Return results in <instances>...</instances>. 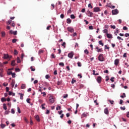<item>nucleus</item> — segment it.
Returning a JSON list of instances; mask_svg holds the SVG:
<instances>
[{
	"label": "nucleus",
	"mask_w": 129,
	"mask_h": 129,
	"mask_svg": "<svg viewBox=\"0 0 129 129\" xmlns=\"http://www.w3.org/2000/svg\"><path fill=\"white\" fill-rule=\"evenodd\" d=\"M48 96H49L48 97V101L49 103H54V102H55V99L54 98V97L51 94H49Z\"/></svg>",
	"instance_id": "1"
},
{
	"label": "nucleus",
	"mask_w": 129,
	"mask_h": 129,
	"mask_svg": "<svg viewBox=\"0 0 129 129\" xmlns=\"http://www.w3.org/2000/svg\"><path fill=\"white\" fill-rule=\"evenodd\" d=\"M98 59L99 61H100L101 62H103L104 61V57H103V54L101 53L98 56Z\"/></svg>",
	"instance_id": "2"
},
{
	"label": "nucleus",
	"mask_w": 129,
	"mask_h": 129,
	"mask_svg": "<svg viewBox=\"0 0 129 129\" xmlns=\"http://www.w3.org/2000/svg\"><path fill=\"white\" fill-rule=\"evenodd\" d=\"M102 80V78L100 76H98L96 79L97 82L100 84L101 83V81Z\"/></svg>",
	"instance_id": "3"
},
{
	"label": "nucleus",
	"mask_w": 129,
	"mask_h": 129,
	"mask_svg": "<svg viewBox=\"0 0 129 129\" xmlns=\"http://www.w3.org/2000/svg\"><path fill=\"white\" fill-rule=\"evenodd\" d=\"M112 14L113 15H117L118 14V10L117 9H115L112 11Z\"/></svg>",
	"instance_id": "4"
},
{
	"label": "nucleus",
	"mask_w": 129,
	"mask_h": 129,
	"mask_svg": "<svg viewBox=\"0 0 129 129\" xmlns=\"http://www.w3.org/2000/svg\"><path fill=\"white\" fill-rule=\"evenodd\" d=\"M67 30L69 32H70V33H73V32H74V29L71 27H68Z\"/></svg>",
	"instance_id": "5"
},
{
	"label": "nucleus",
	"mask_w": 129,
	"mask_h": 129,
	"mask_svg": "<svg viewBox=\"0 0 129 129\" xmlns=\"http://www.w3.org/2000/svg\"><path fill=\"white\" fill-rule=\"evenodd\" d=\"M87 15H88V17H92L93 15V13L90 11H87Z\"/></svg>",
	"instance_id": "6"
},
{
	"label": "nucleus",
	"mask_w": 129,
	"mask_h": 129,
	"mask_svg": "<svg viewBox=\"0 0 129 129\" xmlns=\"http://www.w3.org/2000/svg\"><path fill=\"white\" fill-rule=\"evenodd\" d=\"M94 10V12H95V13H97L98 12H100V8H99V7H95L93 9Z\"/></svg>",
	"instance_id": "7"
},
{
	"label": "nucleus",
	"mask_w": 129,
	"mask_h": 129,
	"mask_svg": "<svg viewBox=\"0 0 129 129\" xmlns=\"http://www.w3.org/2000/svg\"><path fill=\"white\" fill-rule=\"evenodd\" d=\"M4 59H10V58H12V56H10L9 54H4Z\"/></svg>",
	"instance_id": "8"
},
{
	"label": "nucleus",
	"mask_w": 129,
	"mask_h": 129,
	"mask_svg": "<svg viewBox=\"0 0 129 129\" xmlns=\"http://www.w3.org/2000/svg\"><path fill=\"white\" fill-rule=\"evenodd\" d=\"M119 63V59H115L114 65H115V66H117L118 65Z\"/></svg>",
	"instance_id": "9"
},
{
	"label": "nucleus",
	"mask_w": 129,
	"mask_h": 129,
	"mask_svg": "<svg viewBox=\"0 0 129 129\" xmlns=\"http://www.w3.org/2000/svg\"><path fill=\"white\" fill-rule=\"evenodd\" d=\"M96 49L97 52H100V53H101L103 51L102 49H101V48H99V47H96Z\"/></svg>",
	"instance_id": "10"
},
{
	"label": "nucleus",
	"mask_w": 129,
	"mask_h": 129,
	"mask_svg": "<svg viewBox=\"0 0 129 129\" xmlns=\"http://www.w3.org/2000/svg\"><path fill=\"white\" fill-rule=\"evenodd\" d=\"M104 112L105 114H108V113H109V112L108 111V108H105L104 110Z\"/></svg>",
	"instance_id": "11"
},
{
	"label": "nucleus",
	"mask_w": 129,
	"mask_h": 129,
	"mask_svg": "<svg viewBox=\"0 0 129 129\" xmlns=\"http://www.w3.org/2000/svg\"><path fill=\"white\" fill-rule=\"evenodd\" d=\"M35 118L37 120V121H40V117H39V115H35Z\"/></svg>",
	"instance_id": "12"
},
{
	"label": "nucleus",
	"mask_w": 129,
	"mask_h": 129,
	"mask_svg": "<svg viewBox=\"0 0 129 129\" xmlns=\"http://www.w3.org/2000/svg\"><path fill=\"white\" fill-rule=\"evenodd\" d=\"M68 56L69 58H73V53L72 52L69 53Z\"/></svg>",
	"instance_id": "13"
},
{
	"label": "nucleus",
	"mask_w": 129,
	"mask_h": 129,
	"mask_svg": "<svg viewBox=\"0 0 129 129\" xmlns=\"http://www.w3.org/2000/svg\"><path fill=\"white\" fill-rule=\"evenodd\" d=\"M106 35H107V38H108L109 39H112V35L108 33H107Z\"/></svg>",
	"instance_id": "14"
},
{
	"label": "nucleus",
	"mask_w": 129,
	"mask_h": 129,
	"mask_svg": "<svg viewBox=\"0 0 129 129\" xmlns=\"http://www.w3.org/2000/svg\"><path fill=\"white\" fill-rule=\"evenodd\" d=\"M72 22V21L71 20V19H70V18H68L67 19V24H71Z\"/></svg>",
	"instance_id": "15"
},
{
	"label": "nucleus",
	"mask_w": 129,
	"mask_h": 129,
	"mask_svg": "<svg viewBox=\"0 0 129 129\" xmlns=\"http://www.w3.org/2000/svg\"><path fill=\"white\" fill-rule=\"evenodd\" d=\"M9 95H12L13 96H15V95H16V94H15V93H13L12 92L9 91Z\"/></svg>",
	"instance_id": "16"
},
{
	"label": "nucleus",
	"mask_w": 129,
	"mask_h": 129,
	"mask_svg": "<svg viewBox=\"0 0 129 129\" xmlns=\"http://www.w3.org/2000/svg\"><path fill=\"white\" fill-rule=\"evenodd\" d=\"M11 66H16V60H12V61Z\"/></svg>",
	"instance_id": "17"
},
{
	"label": "nucleus",
	"mask_w": 129,
	"mask_h": 129,
	"mask_svg": "<svg viewBox=\"0 0 129 129\" xmlns=\"http://www.w3.org/2000/svg\"><path fill=\"white\" fill-rule=\"evenodd\" d=\"M3 108L5 109V110H7V109H8V108L7 107V104L5 103L3 104Z\"/></svg>",
	"instance_id": "18"
},
{
	"label": "nucleus",
	"mask_w": 129,
	"mask_h": 129,
	"mask_svg": "<svg viewBox=\"0 0 129 129\" xmlns=\"http://www.w3.org/2000/svg\"><path fill=\"white\" fill-rule=\"evenodd\" d=\"M21 89H25V88H26V85L23 84L21 85Z\"/></svg>",
	"instance_id": "19"
},
{
	"label": "nucleus",
	"mask_w": 129,
	"mask_h": 129,
	"mask_svg": "<svg viewBox=\"0 0 129 129\" xmlns=\"http://www.w3.org/2000/svg\"><path fill=\"white\" fill-rule=\"evenodd\" d=\"M45 105H46V104H45V103L42 104L41 105V108L42 109H46V107H44V106H45Z\"/></svg>",
	"instance_id": "20"
},
{
	"label": "nucleus",
	"mask_w": 129,
	"mask_h": 129,
	"mask_svg": "<svg viewBox=\"0 0 129 129\" xmlns=\"http://www.w3.org/2000/svg\"><path fill=\"white\" fill-rule=\"evenodd\" d=\"M1 101L2 102H5V101H7V99H6V98L3 97L1 98Z\"/></svg>",
	"instance_id": "21"
},
{
	"label": "nucleus",
	"mask_w": 129,
	"mask_h": 129,
	"mask_svg": "<svg viewBox=\"0 0 129 129\" xmlns=\"http://www.w3.org/2000/svg\"><path fill=\"white\" fill-rule=\"evenodd\" d=\"M12 87L15 86V80H13L11 83Z\"/></svg>",
	"instance_id": "22"
},
{
	"label": "nucleus",
	"mask_w": 129,
	"mask_h": 129,
	"mask_svg": "<svg viewBox=\"0 0 129 129\" xmlns=\"http://www.w3.org/2000/svg\"><path fill=\"white\" fill-rule=\"evenodd\" d=\"M18 52L17 49H15L14 51V54L16 55H18Z\"/></svg>",
	"instance_id": "23"
},
{
	"label": "nucleus",
	"mask_w": 129,
	"mask_h": 129,
	"mask_svg": "<svg viewBox=\"0 0 129 129\" xmlns=\"http://www.w3.org/2000/svg\"><path fill=\"white\" fill-rule=\"evenodd\" d=\"M2 37H5L6 36V32L4 31L2 32L1 33Z\"/></svg>",
	"instance_id": "24"
},
{
	"label": "nucleus",
	"mask_w": 129,
	"mask_h": 129,
	"mask_svg": "<svg viewBox=\"0 0 129 129\" xmlns=\"http://www.w3.org/2000/svg\"><path fill=\"white\" fill-rule=\"evenodd\" d=\"M103 33H105V34H106V35L107 34H108V31L107 30V29H104L103 31Z\"/></svg>",
	"instance_id": "25"
},
{
	"label": "nucleus",
	"mask_w": 129,
	"mask_h": 129,
	"mask_svg": "<svg viewBox=\"0 0 129 129\" xmlns=\"http://www.w3.org/2000/svg\"><path fill=\"white\" fill-rule=\"evenodd\" d=\"M12 20H9L7 22V25H11V23H12Z\"/></svg>",
	"instance_id": "26"
},
{
	"label": "nucleus",
	"mask_w": 129,
	"mask_h": 129,
	"mask_svg": "<svg viewBox=\"0 0 129 129\" xmlns=\"http://www.w3.org/2000/svg\"><path fill=\"white\" fill-rule=\"evenodd\" d=\"M99 45H101V46H104L103 43H102V40H100L99 41Z\"/></svg>",
	"instance_id": "27"
},
{
	"label": "nucleus",
	"mask_w": 129,
	"mask_h": 129,
	"mask_svg": "<svg viewBox=\"0 0 129 129\" xmlns=\"http://www.w3.org/2000/svg\"><path fill=\"white\" fill-rule=\"evenodd\" d=\"M109 8H111V9H114V8H115V6H112V5L110 4V5L109 6Z\"/></svg>",
	"instance_id": "28"
},
{
	"label": "nucleus",
	"mask_w": 129,
	"mask_h": 129,
	"mask_svg": "<svg viewBox=\"0 0 129 129\" xmlns=\"http://www.w3.org/2000/svg\"><path fill=\"white\" fill-rule=\"evenodd\" d=\"M117 39L118 40H121V41H123V38L120 37V36H117Z\"/></svg>",
	"instance_id": "29"
},
{
	"label": "nucleus",
	"mask_w": 129,
	"mask_h": 129,
	"mask_svg": "<svg viewBox=\"0 0 129 129\" xmlns=\"http://www.w3.org/2000/svg\"><path fill=\"white\" fill-rule=\"evenodd\" d=\"M11 75L13 78H15L16 77V73H12Z\"/></svg>",
	"instance_id": "30"
},
{
	"label": "nucleus",
	"mask_w": 129,
	"mask_h": 129,
	"mask_svg": "<svg viewBox=\"0 0 129 129\" xmlns=\"http://www.w3.org/2000/svg\"><path fill=\"white\" fill-rule=\"evenodd\" d=\"M84 53H85V54H87V55H88V54H89V51H88L87 49H85L84 50Z\"/></svg>",
	"instance_id": "31"
},
{
	"label": "nucleus",
	"mask_w": 129,
	"mask_h": 129,
	"mask_svg": "<svg viewBox=\"0 0 129 129\" xmlns=\"http://www.w3.org/2000/svg\"><path fill=\"white\" fill-rule=\"evenodd\" d=\"M17 63H21V59H20V57H17Z\"/></svg>",
	"instance_id": "32"
},
{
	"label": "nucleus",
	"mask_w": 129,
	"mask_h": 129,
	"mask_svg": "<svg viewBox=\"0 0 129 129\" xmlns=\"http://www.w3.org/2000/svg\"><path fill=\"white\" fill-rule=\"evenodd\" d=\"M62 84V81H58L57 83V85H61Z\"/></svg>",
	"instance_id": "33"
},
{
	"label": "nucleus",
	"mask_w": 129,
	"mask_h": 129,
	"mask_svg": "<svg viewBox=\"0 0 129 129\" xmlns=\"http://www.w3.org/2000/svg\"><path fill=\"white\" fill-rule=\"evenodd\" d=\"M71 19H75V16L74 15H73V14H72L71 15Z\"/></svg>",
	"instance_id": "34"
},
{
	"label": "nucleus",
	"mask_w": 129,
	"mask_h": 129,
	"mask_svg": "<svg viewBox=\"0 0 129 129\" xmlns=\"http://www.w3.org/2000/svg\"><path fill=\"white\" fill-rule=\"evenodd\" d=\"M19 94L20 95V99L23 100V97L24 96V94L19 93Z\"/></svg>",
	"instance_id": "35"
},
{
	"label": "nucleus",
	"mask_w": 129,
	"mask_h": 129,
	"mask_svg": "<svg viewBox=\"0 0 129 129\" xmlns=\"http://www.w3.org/2000/svg\"><path fill=\"white\" fill-rule=\"evenodd\" d=\"M105 50H109V47L107 46V45H105L104 47Z\"/></svg>",
	"instance_id": "36"
},
{
	"label": "nucleus",
	"mask_w": 129,
	"mask_h": 129,
	"mask_svg": "<svg viewBox=\"0 0 129 129\" xmlns=\"http://www.w3.org/2000/svg\"><path fill=\"white\" fill-rule=\"evenodd\" d=\"M24 119L25 121H26V122L27 123H28L29 120H28V119H27V118H26V117H25L24 118Z\"/></svg>",
	"instance_id": "37"
},
{
	"label": "nucleus",
	"mask_w": 129,
	"mask_h": 129,
	"mask_svg": "<svg viewBox=\"0 0 129 129\" xmlns=\"http://www.w3.org/2000/svg\"><path fill=\"white\" fill-rule=\"evenodd\" d=\"M108 101H109V102H110V103L111 104H112V105L113 104V103H114V101L113 100H109Z\"/></svg>",
	"instance_id": "38"
},
{
	"label": "nucleus",
	"mask_w": 129,
	"mask_h": 129,
	"mask_svg": "<svg viewBox=\"0 0 129 129\" xmlns=\"http://www.w3.org/2000/svg\"><path fill=\"white\" fill-rule=\"evenodd\" d=\"M77 64H78V66L79 67H81V66H82V64H81V62H78V63H77Z\"/></svg>",
	"instance_id": "39"
},
{
	"label": "nucleus",
	"mask_w": 129,
	"mask_h": 129,
	"mask_svg": "<svg viewBox=\"0 0 129 129\" xmlns=\"http://www.w3.org/2000/svg\"><path fill=\"white\" fill-rule=\"evenodd\" d=\"M66 45V42H64L61 44V46H62V47H63L64 48H66V46H65Z\"/></svg>",
	"instance_id": "40"
},
{
	"label": "nucleus",
	"mask_w": 129,
	"mask_h": 129,
	"mask_svg": "<svg viewBox=\"0 0 129 129\" xmlns=\"http://www.w3.org/2000/svg\"><path fill=\"white\" fill-rule=\"evenodd\" d=\"M59 66H62V67H64V63L63 62H59Z\"/></svg>",
	"instance_id": "41"
},
{
	"label": "nucleus",
	"mask_w": 129,
	"mask_h": 129,
	"mask_svg": "<svg viewBox=\"0 0 129 129\" xmlns=\"http://www.w3.org/2000/svg\"><path fill=\"white\" fill-rule=\"evenodd\" d=\"M120 109L121 110H125V107L123 106V107H120Z\"/></svg>",
	"instance_id": "42"
},
{
	"label": "nucleus",
	"mask_w": 129,
	"mask_h": 129,
	"mask_svg": "<svg viewBox=\"0 0 129 129\" xmlns=\"http://www.w3.org/2000/svg\"><path fill=\"white\" fill-rule=\"evenodd\" d=\"M30 100H31V99L28 98L27 99L26 101L28 103H31V102H30Z\"/></svg>",
	"instance_id": "43"
},
{
	"label": "nucleus",
	"mask_w": 129,
	"mask_h": 129,
	"mask_svg": "<svg viewBox=\"0 0 129 129\" xmlns=\"http://www.w3.org/2000/svg\"><path fill=\"white\" fill-rule=\"evenodd\" d=\"M1 125L2 128H4V127H6V124H1Z\"/></svg>",
	"instance_id": "44"
},
{
	"label": "nucleus",
	"mask_w": 129,
	"mask_h": 129,
	"mask_svg": "<svg viewBox=\"0 0 129 129\" xmlns=\"http://www.w3.org/2000/svg\"><path fill=\"white\" fill-rule=\"evenodd\" d=\"M17 110H18V112H19V113H21V109H20V107H17Z\"/></svg>",
	"instance_id": "45"
},
{
	"label": "nucleus",
	"mask_w": 129,
	"mask_h": 129,
	"mask_svg": "<svg viewBox=\"0 0 129 129\" xmlns=\"http://www.w3.org/2000/svg\"><path fill=\"white\" fill-rule=\"evenodd\" d=\"M45 78L46 79H49V78H50V76H49V75H46L45 76Z\"/></svg>",
	"instance_id": "46"
},
{
	"label": "nucleus",
	"mask_w": 129,
	"mask_h": 129,
	"mask_svg": "<svg viewBox=\"0 0 129 129\" xmlns=\"http://www.w3.org/2000/svg\"><path fill=\"white\" fill-rule=\"evenodd\" d=\"M88 8H90V9H92L93 7H92V6H91V4H88Z\"/></svg>",
	"instance_id": "47"
},
{
	"label": "nucleus",
	"mask_w": 129,
	"mask_h": 129,
	"mask_svg": "<svg viewBox=\"0 0 129 129\" xmlns=\"http://www.w3.org/2000/svg\"><path fill=\"white\" fill-rule=\"evenodd\" d=\"M127 54V53H126V52H125V53H124V54H123V57H124V58H126V54Z\"/></svg>",
	"instance_id": "48"
},
{
	"label": "nucleus",
	"mask_w": 129,
	"mask_h": 129,
	"mask_svg": "<svg viewBox=\"0 0 129 129\" xmlns=\"http://www.w3.org/2000/svg\"><path fill=\"white\" fill-rule=\"evenodd\" d=\"M50 28H51V26L50 25H49L48 26H47V27H46V30H50Z\"/></svg>",
	"instance_id": "49"
},
{
	"label": "nucleus",
	"mask_w": 129,
	"mask_h": 129,
	"mask_svg": "<svg viewBox=\"0 0 129 129\" xmlns=\"http://www.w3.org/2000/svg\"><path fill=\"white\" fill-rule=\"evenodd\" d=\"M17 34H18V31H14L13 35H14V36H16V35H17Z\"/></svg>",
	"instance_id": "50"
},
{
	"label": "nucleus",
	"mask_w": 129,
	"mask_h": 129,
	"mask_svg": "<svg viewBox=\"0 0 129 129\" xmlns=\"http://www.w3.org/2000/svg\"><path fill=\"white\" fill-rule=\"evenodd\" d=\"M89 30H93V26H89Z\"/></svg>",
	"instance_id": "51"
},
{
	"label": "nucleus",
	"mask_w": 129,
	"mask_h": 129,
	"mask_svg": "<svg viewBox=\"0 0 129 129\" xmlns=\"http://www.w3.org/2000/svg\"><path fill=\"white\" fill-rule=\"evenodd\" d=\"M17 42V39H14L12 40V43H16Z\"/></svg>",
	"instance_id": "52"
},
{
	"label": "nucleus",
	"mask_w": 129,
	"mask_h": 129,
	"mask_svg": "<svg viewBox=\"0 0 129 129\" xmlns=\"http://www.w3.org/2000/svg\"><path fill=\"white\" fill-rule=\"evenodd\" d=\"M72 11H71V8L69 9V10L68 11V14H71Z\"/></svg>",
	"instance_id": "53"
},
{
	"label": "nucleus",
	"mask_w": 129,
	"mask_h": 129,
	"mask_svg": "<svg viewBox=\"0 0 129 129\" xmlns=\"http://www.w3.org/2000/svg\"><path fill=\"white\" fill-rule=\"evenodd\" d=\"M30 69L31 71H35L36 70V69L33 68V67H31Z\"/></svg>",
	"instance_id": "54"
},
{
	"label": "nucleus",
	"mask_w": 129,
	"mask_h": 129,
	"mask_svg": "<svg viewBox=\"0 0 129 129\" xmlns=\"http://www.w3.org/2000/svg\"><path fill=\"white\" fill-rule=\"evenodd\" d=\"M11 26L13 27V28H15V24L14 21L13 22L12 24H11Z\"/></svg>",
	"instance_id": "55"
},
{
	"label": "nucleus",
	"mask_w": 129,
	"mask_h": 129,
	"mask_svg": "<svg viewBox=\"0 0 129 129\" xmlns=\"http://www.w3.org/2000/svg\"><path fill=\"white\" fill-rule=\"evenodd\" d=\"M50 113V110L47 109L46 112V114H49Z\"/></svg>",
	"instance_id": "56"
},
{
	"label": "nucleus",
	"mask_w": 129,
	"mask_h": 129,
	"mask_svg": "<svg viewBox=\"0 0 129 129\" xmlns=\"http://www.w3.org/2000/svg\"><path fill=\"white\" fill-rule=\"evenodd\" d=\"M11 113H13V114H14L15 113V110L14 109H11Z\"/></svg>",
	"instance_id": "57"
},
{
	"label": "nucleus",
	"mask_w": 129,
	"mask_h": 129,
	"mask_svg": "<svg viewBox=\"0 0 129 129\" xmlns=\"http://www.w3.org/2000/svg\"><path fill=\"white\" fill-rule=\"evenodd\" d=\"M56 56H55V55L53 53L51 54V58H55Z\"/></svg>",
	"instance_id": "58"
},
{
	"label": "nucleus",
	"mask_w": 129,
	"mask_h": 129,
	"mask_svg": "<svg viewBox=\"0 0 129 129\" xmlns=\"http://www.w3.org/2000/svg\"><path fill=\"white\" fill-rule=\"evenodd\" d=\"M41 94H43V96L45 97V96L46 95V92H41Z\"/></svg>",
	"instance_id": "59"
},
{
	"label": "nucleus",
	"mask_w": 129,
	"mask_h": 129,
	"mask_svg": "<svg viewBox=\"0 0 129 129\" xmlns=\"http://www.w3.org/2000/svg\"><path fill=\"white\" fill-rule=\"evenodd\" d=\"M111 29H115V26L114 25H111Z\"/></svg>",
	"instance_id": "60"
},
{
	"label": "nucleus",
	"mask_w": 129,
	"mask_h": 129,
	"mask_svg": "<svg viewBox=\"0 0 129 129\" xmlns=\"http://www.w3.org/2000/svg\"><path fill=\"white\" fill-rule=\"evenodd\" d=\"M61 19H64V14H62L60 15Z\"/></svg>",
	"instance_id": "61"
},
{
	"label": "nucleus",
	"mask_w": 129,
	"mask_h": 129,
	"mask_svg": "<svg viewBox=\"0 0 129 129\" xmlns=\"http://www.w3.org/2000/svg\"><path fill=\"white\" fill-rule=\"evenodd\" d=\"M53 74H54V75H57V74H58V73H57V70L54 71Z\"/></svg>",
	"instance_id": "62"
},
{
	"label": "nucleus",
	"mask_w": 129,
	"mask_h": 129,
	"mask_svg": "<svg viewBox=\"0 0 129 129\" xmlns=\"http://www.w3.org/2000/svg\"><path fill=\"white\" fill-rule=\"evenodd\" d=\"M124 64L126 66L127 68L129 67V64H128V63H127V62H125Z\"/></svg>",
	"instance_id": "63"
},
{
	"label": "nucleus",
	"mask_w": 129,
	"mask_h": 129,
	"mask_svg": "<svg viewBox=\"0 0 129 129\" xmlns=\"http://www.w3.org/2000/svg\"><path fill=\"white\" fill-rule=\"evenodd\" d=\"M125 37H129V34L128 33H125L124 34Z\"/></svg>",
	"instance_id": "64"
}]
</instances>
